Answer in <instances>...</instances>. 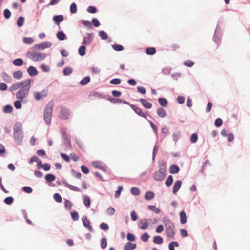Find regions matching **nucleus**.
Segmentation results:
<instances>
[{
	"label": "nucleus",
	"mask_w": 250,
	"mask_h": 250,
	"mask_svg": "<svg viewBox=\"0 0 250 250\" xmlns=\"http://www.w3.org/2000/svg\"><path fill=\"white\" fill-rule=\"evenodd\" d=\"M26 56L35 62H40L43 60L46 57V54L40 52L28 51Z\"/></svg>",
	"instance_id": "f257e3e1"
},
{
	"label": "nucleus",
	"mask_w": 250,
	"mask_h": 250,
	"mask_svg": "<svg viewBox=\"0 0 250 250\" xmlns=\"http://www.w3.org/2000/svg\"><path fill=\"white\" fill-rule=\"evenodd\" d=\"M53 110V104H51L50 102H49L45 106L43 116L44 121L48 124L51 122Z\"/></svg>",
	"instance_id": "f03ea898"
},
{
	"label": "nucleus",
	"mask_w": 250,
	"mask_h": 250,
	"mask_svg": "<svg viewBox=\"0 0 250 250\" xmlns=\"http://www.w3.org/2000/svg\"><path fill=\"white\" fill-rule=\"evenodd\" d=\"M222 34L221 32V28L218 25H217L216 28L214 31V34L213 37V41L215 42L218 46L221 43V39L222 38Z\"/></svg>",
	"instance_id": "7ed1b4c3"
},
{
	"label": "nucleus",
	"mask_w": 250,
	"mask_h": 250,
	"mask_svg": "<svg viewBox=\"0 0 250 250\" xmlns=\"http://www.w3.org/2000/svg\"><path fill=\"white\" fill-rule=\"evenodd\" d=\"M13 137L14 141L16 142L17 145H21L23 140V132L15 130L13 133Z\"/></svg>",
	"instance_id": "20e7f679"
},
{
	"label": "nucleus",
	"mask_w": 250,
	"mask_h": 250,
	"mask_svg": "<svg viewBox=\"0 0 250 250\" xmlns=\"http://www.w3.org/2000/svg\"><path fill=\"white\" fill-rule=\"evenodd\" d=\"M62 134V137L63 142L65 144H67L69 147H71V144L70 140V137L68 135L66 132V129L62 128L61 131Z\"/></svg>",
	"instance_id": "39448f33"
},
{
	"label": "nucleus",
	"mask_w": 250,
	"mask_h": 250,
	"mask_svg": "<svg viewBox=\"0 0 250 250\" xmlns=\"http://www.w3.org/2000/svg\"><path fill=\"white\" fill-rule=\"evenodd\" d=\"M52 43L48 41L42 42L40 44L35 45L32 49L34 50H43L46 48H49L52 45Z\"/></svg>",
	"instance_id": "423d86ee"
},
{
	"label": "nucleus",
	"mask_w": 250,
	"mask_h": 250,
	"mask_svg": "<svg viewBox=\"0 0 250 250\" xmlns=\"http://www.w3.org/2000/svg\"><path fill=\"white\" fill-rule=\"evenodd\" d=\"M29 92V90L26 89H20L16 93V98L18 100H21V101H23L24 98L26 97V96L28 95Z\"/></svg>",
	"instance_id": "0eeeda50"
},
{
	"label": "nucleus",
	"mask_w": 250,
	"mask_h": 250,
	"mask_svg": "<svg viewBox=\"0 0 250 250\" xmlns=\"http://www.w3.org/2000/svg\"><path fill=\"white\" fill-rule=\"evenodd\" d=\"M128 105L137 115L147 119L146 116L149 115L147 112H143L142 109L140 108L137 107L134 104H132L129 103V104Z\"/></svg>",
	"instance_id": "6e6552de"
},
{
	"label": "nucleus",
	"mask_w": 250,
	"mask_h": 250,
	"mask_svg": "<svg viewBox=\"0 0 250 250\" xmlns=\"http://www.w3.org/2000/svg\"><path fill=\"white\" fill-rule=\"evenodd\" d=\"M174 225L165 227L166 234L168 238L173 239L175 236Z\"/></svg>",
	"instance_id": "1a4fd4ad"
},
{
	"label": "nucleus",
	"mask_w": 250,
	"mask_h": 250,
	"mask_svg": "<svg viewBox=\"0 0 250 250\" xmlns=\"http://www.w3.org/2000/svg\"><path fill=\"white\" fill-rule=\"evenodd\" d=\"M70 116V110L65 107L62 106L61 107L60 114L59 115L60 118L63 120H67Z\"/></svg>",
	"instance_id": "9d476101"
},
{
	"label": "nucleus",
	"mask_w": 250,
	"mask_h": 250,
	"mask_svg": "<svg viewBox=\"0 0 250 250\" xmlns=\"http://www.w3.org/2000/svg\"><path fill=\"white\" fill-rule=\"evenodd\" d=\"M92 165L95 168L100 169L104 172H106L107 166L105 164H103L102 161H93L92 163Z\"/></svg>",
	"instance_id": "9b49d317"
},
{
	"label": "nucleus",
	"mask_w": 250,
	"mask_h": 250,
	"mask_svg": "<svg viewBox=\"0 0 250 250\" xmlns=\"http://www.w3.org/2000/svg\"><path fill=\"white\" fill-rule=\"evenodd\" d=\"M48 93V89H45L42 90L41 92H34L33 93L35 99L37 100H40L42 98L46 97Z\"/></svg>",
	"instance_id": "f8f14e48"
},
{
	"label": "nucleus",
	"mask_w": 250,
	"mask_h": 250,
	"mask_svg": "<svg viewBox=\"0 0 250 250\" xmlns=\"http://www.w3.org/2000/svg\"><path fill=\"white\" fill-rule=\"evenodd\" d=\"M82 220L83 226L91 232L94 231L92 226L91 225L90 221L88 219L87 216L83 215L82 218Z\"/></svg>",
	"instance_id": "ddd939ff"
},
{
	"label": "nucleus",
	"mask_w": 250,
	"mask_h": 250,
	"mask_svg": "<svg viewBox=\"0 0 250 250\" xmlns=\"http://www.w3.org/2000/svg\"><path fill=\"white\" fill-rule=\"evenodd\" d=\"M107 100L109 101H110L111 103H112L114 104H115L117 103H123V104H125L127 105L129 104V102H128L127 101H125V100L121 99L112 98L110 96L108 97V98H107Z\"/></svg>",
	"instance_id": "4468645a"
},
{
	"label": "nucleus",
	"mask_w": 250,
	"mask_h": 250,
	"mask_svg": "<svg viewBox=\"0 0 250 250\" xmlns=\"http://www.w3.org/2000/svg\"><path fill=\"white\" fill-rule=\"evenodd\" d=\"M19 83H21V87L22 89H26L30 90L31 87V80L30 79H27L22 81L19 82Z\"/></svg>",
	"instance_id": "2eb2a0df"
},
{
	"label": "nucleus",
	"mask_w": 250,
	"mask_h": 250,
	"mask_svg": "<svg viewBox=\"0 0 250 250\" xmlns=\"http://www.w3.org/2000/svg\"><path fill=\"white\" fill-rule=\"evenodd\" d=\"M64 20L62 15H55L53 17V20L56 25H59L60 23Z\"/></svg>",
	"instance_id": "dca6fc26"
},
{
	"label": "nucleus",
	"mask_w": 250,
	"mask_h": 250,
	"mask_svg": "<svg viewBox=\"0 0 250 250\" xmlns=\"http://www.w3.org/2000/svg\"><path fill=\"white\" fill-rule=\"evenodd\" d=\"M182 181L180 180H177L175 182L173 188V193L174 194H176L177 192L180 189L182 186Z\"/></svg>",
	"instance_id": "f3484780"
},
{
	"label": "nucleus",
	"mask_w": 250,
	"mask_h": 250,
	"mask_svg": "<svg viewBox=\"0 0 250 250\" xmlns=\"http://www.w3.org/2000/svg\"><path fill=\"white\" fill-rule=\"evenodd\" d=\"M180 171V167L176 164H172L170 166L169 172L172 174H176Z\"/></svg>",
	"instance_id": "a211bd4d"
},
{
	"label": "nucleus",
	"mask_w": 250,
	"mask_h": 250,
	"mask_svg": "<svg viewBox=\"0 0 250 250\" xmlns=\"http://www.w3.org/2000/svg\"><path fill=\"white\" fill-rule=\"evenodd\" d=\"M166 176V173H160L155 171L153 174V179L155 181H162Z\"/></svg>",
	"instance_id": "6ab92c4d"
},
{
	"label": "nucleus",
	"mask_w": 250,
	"mask_h": 250,
	"mask_svg": "<svg viewBox=\"0 0 250 250\" xmlns=\"http://www.w3.org/2000/svg\"><path fill=\"white\" fill-rule=\"evenodd\" d=\"M139 101L142 105L146 109H149L152 107V104L146 99L141 98Z\"/></svg>",
	"instance_id": "aec40b11"
},
{
	"label": "nucleus",
	"mask_w": 250,
	"mask_h": 250,
	"mask_svg": "<svg viewBox=\"0 0 250 250\" xmlns=\"http://www.w3.org/2000/svg\"><path fill=\"white\" fill-rule=\"evenodd\" d=\"M27 72L28 74L31 77L35 76L38 74V71L37 68L33 66H30L27 68Z\"/></svg>",
	"instance_id": "412c9836"
},
{
	"label": "nucleus",
	"mask_w": 250,
	"mask_h": 250,
	"mask_svg": "<svg viewBox=\"0 0 250 250\" xmlns=\"http://www.w3.org/2000/svg\"><path fill=\"white\" fill-rule=\"evenodd\" d=\"M137 248V244L130 242H127L124 246V250H134Z\"/></svg>",
	"instance_id": "4be33fe9"
},
{
	"label": "nucleus",
	"mask_w": 250,
	"mask_h": 250,
	"mask_svg": "<svg viewBox=\"0 0 250 250\" xmlns=\"http://www.w3.org/2000/svg\"><path fill=\"white\" fill-rule=\"evenodd\" d=\"M180 223L182 224H185L187 221V215L184 210L181 211L179 213Z\"/></svg>",
	"instance_id": "5701e85b"
},
{
	"label": "nucleus",
	"mask_w": 250,
	"mask_h": 250,
	"mask_svg": "<svg viewBox=\"0 0 250 250\" xmlns=\"http://www.w3.org/2000/svg\"><path fill=\"white\" fill-rule=\"evenodd\" d=\"M44 178L46 182L49 183L52 182L55 180L56 176L52 173H48L45 175Z\"/></svg>",
	"instance_id": "b1692460"
},
{
	"label": "nucleus",
	"mask_w": 250,
	"mask_h": 250,
	"mask_svg": "<svg viewBox=\"0 0 250 250\" xmlns=\"http://www.w3.org/2000/svg\"><path fill=\"white\" fill-rule=\"evenodd\" d=\"M56 37L58 38V39L60 41H64L67 38L66 34L62 30L59 31L57 33Z\"/></svg>",
	"instance_id": "393cba45"
},
{
	"label": "nucleus",
	"mask_w": 250,
	"mask_h": 250,
	"mask_svg": "<svg viewBox=\"0 0 250 250\" xmlns=\"http://www.w3.org/2000/svg\"><path fill=\"white\" fill-rule=\"evenodd\" d=\"M12 63L13 65L16 66H21L24 64V61L21 58H16L14 59Z\"/></svg>",
	"instance_id": "a878e982"
},
{
	"label": "nucleus",
	"mask_w": 250,
	"mask_h": 250,
	"mask_svg": "<svg viewBox=\"0 0 250 250\" xmlns=\"http://www.w3.org/2000/svg\"><path fill=\"white\" fill-rule=\"evenodd\" d=\"M164 242L163 238L162 236L159 235L155 236L153 238V242L154 244L161 245Z\"/></svg>",
	"instance_id": "bb28decb"
},
{
	"label": "nucleus",
	"mask_w": 250,
	"mask_h": 250,
	"mask_svg": "<svg viewBox=\"0 0 250 250\" xmlns=\"http://www.w3.org/2000/svg\"><path fill=\"white\" fill-rule=\"evenodd\" d=\"M89 97L91 99H93V97H98L99 98L104 99L106 98V95H103L97 92H93L89 94Z\"/></svg>",
	"instance_id": "cd10ccee"
},
{
	"label": "nucleus",
	"mask_w": 250,
	"mask_h": 250,
	"mask_svg": "<svg viewBox=\"0 0 250 250\" xmlns=\"http://www.w3.org/2000/svg\"><path fill=\"white\" fill-rule=\"evenodd\" d=\"M154 197V193L151 191H148L146 192L144 198L147 201L151 200Z\"/></svg>",
	"instance_id": "c85d7f7f"
},
{
	"label": "nucleus",
	"mask_w": 250,
	"mask_h": 250,
	"mask_svg": "<svg viewBox=\"0 0 250 250\" xmlns=\"http://www.w3.org/2000/svg\"><path fill=\"white\" fill-rule=\"evenodd\" d=\"M90 81V77L89 76H85L83 79H82L79 83L82 85L84 86L88 84Z\"/></svg>",
	"instance_id": "c756f323"
},
{
	"label": "nucleus",
	"mask_w": 250,
	"mask_h": 250,
	"mask_svg": "<svg viewBox=\"0 0 250 250\" xmlns=\"http://www.w3.org/2000/svg\"><path fill=\"white\" fill-rule=\"evenodd\" d=\"M158 100L160 105L162 107H164L167 106L168 104V101L165 98L160 97L158 98Z\"/></svg>",
	"instance_id": "7c9ffc66"
},
{
	"label": "nucleus",
	"mask_w": 250,
	"mask_h": 250,
	"mask_svg": "<svg viewBox=\"0 0 250 250\" xmlns=\"http://www.w3.org/2000/svg\"><path fill=\"white\" fill-rule=\"evenodd\" d=\"M163 222L164 223L165 227L174 224L167 216H165L163 218Z\"/></svg>",
	"instance_id": "2f4dec72"
},
{
	"label": "nucleus",
	"mask_w": 250,
	"mask_h": 250,
	"mask_svg": "<svg viewBox=\"0 0 250 250\" xmlns=\"http://www.w3.org/2000/svg\"><path fill=\"white\" fill-rule=\"evenodd\" d=\"M73 69L71 67H65L62 71V73L64 76H67L70 75L73 72Z\"/></svg>",
	"instance_id": "473e14b6"
},
{
	"label": "nucleus",
	"mask_w": 250,
	"mask_h": 250,
	"mask_svg": "<svg viewBox=\"0 0 250 250\" xmlns=\"http://www.w3.org/2000/svg\"><path fill=\"white\" fill-rule=\"evenodd\" d=\"M157 113L158 116L161 118H164L167 115L165 109L161 107L158 108L157 109Z\"/></svg>",
	"instance_id": "72a5a7b5"
},
{
	"label": "nucleus",
	"mask_w": 250,
	"mask_h": 250,
	"mask_svg": "<svg viewBox=\"0 0 250 250\" xmlns=\"http://www.w3.org/2000/svg\"><path fill=\"white\" fill-rule=\"evenodd\" d=\"M99 35L102 40H106L108 39V35L107 34V33L104 31V30H101L99 32Z\"/></svg>",
	"instance_id": "f704fd0d"
},
{
	"label": "nucleus",
	"mask_w": 250,
	"mask_h": 250,
	"mask_svg": "<svg viewBox=\"0 0 250 250\" xmlns=\"http://www.w3.org/2000/svg\"><path fill=\"white\" fill-rule=\"evenodd\" d=\"M156 52L155 48L153 47H147L146 49V53L149 55H153Z\"/></svg>",
	"instance_id": "c9c22d12"
},
{
	"label": "nucleus",
	"mask_w": 250,
	"mask_h": 250,
	"mask_svg": "<svg viewBox=\"0 0 250 250\" xmlns=\"http://www.w3.org/2000/svg\"><path fill=\"white\" fill-rule=\"evenodd\" d=\"M24 22V17L22 16H19L18 18V19L16 23H17V26L19 27H21L23 25Z\"/></svg>",
	"instance_id": "e433bc0d"
},
{
	"label": "nucleus",
	"mask_w": 250,
	"mask_h": 250,
	"mask_svg": "<svg viewBox=\"0 0 250 250\" xmlns=\"http://www.w3.org/2000/svg\"><path fill=\"white\" fill-rule=\"evenodd\" d=\"M2 77L3 80L7 83H10L11 81V77L9 75L6 73V72L4 71L2 73Z\"/></svg>",
	"instance_id": "4c0bfd02"
},
{
	"label": "nucleus",
	"mask_w": 250,
	"mask_h": 250,
	"mask_svg": "<svg viewBox=\"0 0 250 250\" xmlns=\"http://www.w3.org/2000/svg\"><path fill=\"white\" fill-rule=\"evenodd\" d=\"M13 110V107L10 104L4 106L3 108V112L5 113H10Z\"/></svg>",
	"instance_id": "58836bf2"
},
{
	"label": "nucleus",
	"mask_w": 250,
	"mask_h": 250,
	"mask_svg": "<svg viewBox=\"0 0 250 250\" xmlns=\"http://www.w3.org/2000/svg\"><path fill=\"white\" fill-rule=\"evenodd\" d=\"M21 83L17 82L15 84H12V85L9 88V90L11 91H15L17 90L18 89L21 88Z\"/></svg>",
	"instance_id": "ea45409f"
},
{
	"label": "nucleus",
	"mask_w": 250,
	"mask_h": 250,
	"mask_svg": "<svg viewBox=\"0 0 250 250\" xmlns=\"http://www.w3.org/2000/svg\"><path fill=\"white\" fill-rule=\"evenodd\" d=\"M13 130L14 131L15 130H18V131H23L22 124L19 122H16L14 126Z\"/></svg>",
	"instance_id": "a19ab883"
},
{
	"label": "nucleus",
	"mask_w": 250,
	"mask_h": 250,
	"mask_svg": "<svg viewBox=\"0 0 250 250\" xmlns=\"http://www.w3.org/2000/svg\"><path fill=\"white\" fill-rule=\"evenodd\" d=\"M147 120L149 123L150 125L154 132L155 133L157 137H158V127L151 121L147 119Z\"/></svg>",
	"instance_id": "79ce46f5"
},
{
	"label": "nucleus",
	"mask_w": 250,
	"mask_h": 250,
	"mask_svg": "<svg viewBox=\"0 0 250 250\" xmlns=\"http://www.w3.org/2000/svg\"><path fill=\"white\" fill-rule=\"evenodd\" d=\"M173 182V177L172 175H169L165 181V185L167 187H170Z\"/></svg>",
	"instance_id": "37998d69"
},
{
	"label": "nucleus",
	"mask_w": 250,
	"mask_h": 250,
	"mask_svg": "<svg viewBox=\"0 0 250 250\" xmlns=\"http://www.w3.org/2000/svg\"><path fill=\"white\" fill-rule=\"evenodd\" d=\"M71 219L74 221H76L79 220V213L76 211H72L70 212Z\"/></svg>",
	"instance_id": "c03bdc74"
},
{
	"label": "nucleus",
	"mask_w": 250,
	"mask_h": 250,
	"mask_svg": "<svg viewBox=\"0 0 250 250\" xmlns=\"http://www.w3.org/2000/svg\"><path fill=\"white\" fill-rule=\"evenodd\" d=\"M13 77L17 80H19L22 78L23 76V73L22 72L18 70L17 71H15L13 73Z\"/></svg>",
	"instance_id": "a18cd8bd"
},
{
	"label": "nucleus",
	"mask_w": 250,
	"mask_h": 250,
	"mask_svg": "<svg viewBox=\"0 0 250 250\" xmlns=\"http://www.w3.org/2000/svg\"><path fill=\"white\" fill-rule=\"evenodd\" d=\"M112 48L113 50L116 51H122L124 50V47L123 45L118 44H114L111 45Z\"/></svg>",
	"instance_id": "49530a36"
},
{
	"label": "nucleus",
	"mask_w": 250,
	"mask_h": 250,
	"mask_svg": "<svg viewBox=\"0 0 250 250\" xmlns=\"http://www.w3.org/2000/svg\"><path fill=\"white\" fill-rule=\"evenodd\" d=\"M83 204L86 207H89L91 204V201L90 197L87 195L83 196Z\"/></svg>",
	"instance_id": "de8ad7c7"
},
{
	"label": "nucleus",
	"mask_w": 250,
	"mask_h": 250,
	"mask_svg": "<svg viewBox=\"0 0 250 250\" xmlns=\"http://www.w3.org/2000/svg\"><path fill=\"white\" fill-rule=\"evenodd\" d=\"M81 23L84 25L85 27H88L90 29L93 28V25L88 20H82L81 21Z\"/></svg>",
	"instance_id": "09e8293b"
},
{
	"label": "nucleus",
	"mask_w": 250,
	"mask_h": 250,
	"mask_svg": "<svg viewBox=\"0 0 250 250\" xmlns=\"http://www.w3.org/2000/svg\"><path fill=\"white\" fill-rule=\"evenodd\" d=\"M73 204L68 199H65L64 201V207L66 209L70 210L71 209Z\"/></svg>",
	"instance_id": "8fccbe9b"
},
{
	"label": "nucleus",
	"mask_w": 250,
	"mask_h": 250,
	"mask_svg": "<svg viewBox=\"0 0 250 250\" xmlns=\"http://www.w3.org/2000/svg\"><path fill=\"white\" fill-rule=\"evenodd\" d=\"M85 50H86V47L84 45L80 46L78 49L79 54L81 56H84L86 54Z\"/></svg>",
	"instance_id": "3c124183"
},
{
	"label": "nucleus",
	"mask_w": 250,
	"mask_h": 250,
	"mask_svg": "<svg viewBox=\"0 0 250 250\" xmlns=\"http://www.w3.org/2000/svg\"><path fill=\"white\" fill-rule=\"evenodd\" d=\"M14 199L13 197L8 196V197H6L4 199L3 202L5 204L10 205L14 202Z\"/></svg>",
	"instance_id": "603ef678"
},
{
	"label": "nucleus",
	"mask_w": 250,
	"mask_h": 250,
	"mask_svg": "<svg viewBox=\"0 0 250 250\" xmlns=\"http://www.w3.org/2000/svg\"><path fill=\"white\" fill-rule=\"evenodd\" d=\"M179 245V243L177 241H172L168 245L169 250H175V247H178Z\"/></svg>",
	"instance_id": "864d4df0"
},
{
	"label": "nucleus",
	"mask_w": 250,
	"mask_h": 250,
	"mask_svg": "<svg viewBox=\"0 0 250 250\" xmlns=\"http://www.w3.org/2000/svg\"><path fill=\"white\" fill-rule=\"evenodd\" d=\"M131 194L135 196H138L140 194V189L136 187H132L130 189Z\"/></svg>",
	"instance_id": "5fc2aeb1"
},
{
	"label": "nucleus",
	"mask_w": 250,
	"mask_h": 250,
	"mask_svg": "<svg viewBox=\"0 0 250 250\" xmlns=\"http://www.w3.org/2000/svg\"><path fill=\"white\" fill-rule=\"evenodd\" d=\"M70 11L71 14H75L77 11V4L75 2H73L70 5Z\"/></svg>",
	"instance_id": "6e6d98bb"
},
{
	"label": "nucleus",
	"mask_w": 250,
	"mask_h": 250,
	"mask_svg": "<svg viewBox=\"0 0 250 250\" xmlns=\"http://www.w3.org/2000/svg\"><path fill=\"white\" fill-rule=\"evenodd\" d=\"M23 101H21V100H17L14 102V105L16 109H20L22 107L21 102Z\"/></svg>",
	"instance_id": "4d7b16f0"
},
{
	"label": "nucleus",
	"mask_w": 250,
	"mask_h": 250,
	"mask_svg": "<svg viewBox=\"0 0 250 250\" xmlns=\"http://www.w3.org/2000/svg\"><path fill=\"white\" fill-rule=\"evenodd\" d=\"M150 236L147 232L144 233L141 236V240L144 242H146L148 241Z\"/></svg>",
	"instance_id": "13d9d810"
},
{
	"label": "nucleus",
	"mask_w": 250,
	"mask_h": 250,
	"mask_svg": "<svg viewBox=\"0 0 250 250\" xmlns=\"http://www.w3.org/2000/svg\"><path fill=\"white\" fill-rule=\"evenodd\" d=\"M148 208L149 210L157 214H158L161 212V210L159 208H157L155 205H149L148 206Z\"/></svg>",
	"instance_id": "bf43d9fd"
},
{
	"label": "nucleus",
	"mask_w": 250,
	"mask_h": 250,
	"mask_svg": "<svg viewBox=\"0 0 250 250\" xmlns=\"http://www.w3.org/2000/svg\"><path fill=\"white\" fill-rule=\"evenodd\" d=\"M126 238L127 240L129 241V242H134L136 240V237L135 235L131 233L130 232H128L127 234Z\"/></svg>",
	"instance_id": "052dcab7"
},
{
	"label": "nucleus",
	"mask_w": 250,
	"mask_h": 250,
	"mask_svg": "<svg viewBox=\"0 0 250 250\" xmlns=\"http://www.w3.org/2000/svg\"><path fill=\"white\" fill-rule=\"evenodd\" d=\"M101 247L104 249L107 247V239L105 237L102 238L100 240Z\"/></svg>",
	"instance_id": "680f3d73"
},
{
	"label": "nucleus",
	"mask_w": 250,
	"mask_h": 250,
	"mask_svg": "<svg viewBox=\"0 0 250 250\" xmlns=\"http://www.w3.org/2000/svg\"><path fill=\"white\" fill-rule=\"evenodd\" d=\"M91 24L93 26H94L96 27H98L100 25V22L99 20L96 18H92L91 20Z\"/></svg>",
	"instance_id": "e2e57ef3"
},
{
	"label": "nucleus",
	"mask_w": 250,
	"mask_h": 250,
	"mask_svg": "<svg viewBox=\"0 0 250 250\" xmlns=\"http://www.w3.org/2000/svg\"><path fill=\"white\" fill-rule=\"evenodd\" d=\"M198 136L196 133H194L191 134L190 140L191 143H195L198 140Z\"/></svg>",
	"instance_id": "0e129e2a"
},
{
	"label": "nucleus",
	"mask_w": 250,
	"mask_h": 250,
	"mask_svg": "<svg viewBox=\"0 0 250 250\" xmlns=\"http://www.w3.org/2000/svg\"><path fill=\"white\" fill-rule=\"evenodd\" d=\"M3 16L6 19H9L11 16V13L9 9L6 8L3 11Z\"/></svg>",
	"instance_id": "69168bd1"
},
{
	"label": "nucleus",
	"mask_w": 250,
	"mask_h": 250,
	"mask_svg": "<svg viewBox=\"0 0 250 250\" xmlns=\"http://www.w3.org/2000/svg\"><path fill=\"white\" fill-rule=\"evenodd\" d=\"M87 11L89 13L94 14L97 12V8L94 6H89L87 9Z\"/></svg>",
	"instance_id": "338daca9"
},
{
	"label": "nucleus",
	"mask_w": 250,
	"mask_h": 250,
	"mask_svg": "<svg viewBox=\"0 0 250 250\" xmlns=\"http://www.w3.org/2000/svg\"><path fill=\"white\" fill-rule=\"evenodd\" d=\"M53 198L54 200L57 203H61L62 201V198L59 193H55L53 195Z\"/></svg>",
	"instance_id": "774afa93"
}]
</instances>
